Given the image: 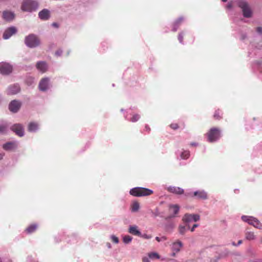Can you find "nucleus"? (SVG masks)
Instances as JSON below:
<instances>
[{"instance_id":"aec40b11","label":"nucleus","mask_w":262,"mask_h":262,"mask_svg":"<svg viewBox=\"0 0 262 262\" xmlns=\"http://www.w3.org/2000/svg\"><path fill=\"white\" fill-rule=\"evenodd\" d=\"M128 232L136 236H141V232L138 229V227L137 226H131L129 227L128 229Z\"/></svg>"},{"instance_id":"0eeeda50","label":"nucleus","mask_w":262,"mask_h":262,"mask_svg":"<svg viewBox=\"0 0 262 262\" xmlns=\"http://www.w3.org/2000/svg\"><path fill=\"white\" fill-rule=\"evenodd\" d=\"M12 66L7 62L0 63V73L3 75H8L12 72Z\"/></svg>"},{"instance_id":"4468645a","label":"nucleus","mask_w":262,"mask_h":262,"mask_svg":"<svg viewBox=\"0 0 262 262\" xmlns=\"http://www.w3.org/2000/svg\"><path fill=\"white\" fill-rule=\"evenodd\" d=\"M50 15V11L47 9H43L38 13L39 18L42 20H48Z\"/></svg>"},{"instance_id":"2eb2a0df","label":"nucleus","mask_w":262,"mask_h":262,"mask_svg":"<svg viewBox=\"0 0 262 262\" xmlns=\"http://www.w3.org/2000/svg\"><path fill=\"white\" fill-rule=\"evenodd\" d=\"M15 17L14 13L9 11H4L3 12V18L4 20L7 21L12 20Z\"/></svg>"},{"instance_id":"f3484780","label":"nucleus","mask_w":262,"mask_h":262,"mask_svg":"<svg viewBox=\"0 0 262 262\" xmlns=\"http://www.w3.org/2000/svg\"><path fill=\"white\" fill-rule=\"evenodd\" d=\"M20 91L19 86L18 85H13L10 86L7 90L8 95H14L18 93Z\"/></svg>"},{"instance_id":"6ab92c4d","label":"nucleus","mask_w":262,"mask_h":262,"mask_svg":"<svg viewBox=\"0 0 262 262\" xmlns=\"http://www.w3.org/2000/svg\"><path fill=\"white\" fill-rule=\"evenodd\" d=\"M17 147V144L14 142H9L3 145V148L6 150H11Z\"/></svg>"},{"instance_id":"79ce46f5","label":"nucleus","mask_w":262,"mask_h":262,"mask_svg":"<svg viewBox=\"0 0 262 262\" xmlns=\"http://www.w3.org/2000/svg\"><path fill=\"white\" fill-rule=\"evenodd\" d=\"M52 26L55 28H58L59 25L57 23H53Z\"/></svg>"},{"instance_id":"a878e982","label":"nucleus","mask_w":262,"mask_h":262,"mask_svg":"<svg viewBox=\"0 0 262 262\" xmlns=\"http://www.w3.org/2000/svg\"><path fill=\"white\" fill-rule=\"evenodd\" d=\"M245 237L248 240H253L255 238V236L253 232L247 231L245 234Z\"/></svg>"},{"instance_id":"49530a36","label":"nucleus","mask_w":262,"mask_h":262,"mask_svg":"<svg viewBox=\"0 0 262 262\" xmlns=\"http://www.w3.org/2000/svg\"><path fill=\"white\" fill-rule=\"evenodd\" d=\"M145 128H146V130H147V131H148V132L150 130V128H149V127H147V126H145Z\"/></svg>"},{"instance_id":"58836bf2","label":"nucleus","mask_w":262,"mask_h":262,"mask_svg":"<svg viewBox=\"0 0 262 262\" xmlns=\"http://www.w3.org/2000/svg\"><path fill=\"white\" fill-rule=\"evenodd\" d=\"M142 262H150V261L148 257H144L142 258Z\"/></svg>"},{"instance_id":"473e14b6","label":"nucleus","mask_w":262,"mask_h":262,"mask_svg":"<svg viewBox=\"0 0 262 262\" xmlns=\"http://www.w3.org/2000/svg\"><path fill=\"white\" fill-rule=\"evenodd\" d=\"M179 232L181 234H184L186 230V227L183 226H180L179 228Z\"/></svg>"},{"instance_id":"4be33fe9","label":"nucleus","mask_w":262,"mask_h":262,"mask_svg":"<svg viewBox=\"0 0 262 262\" xmlns=\"http://www.w3.org/2000/svg\"><path fill=\"white\" fill-rule=\"evenodd\" d=\"M182 243L180 241H178L176 242H174L172 244V249L173 251H175L176 252H178L180 251L181 248L182 247Z\"/></svg>"},{"instance_id":"1a4fd4ad","label":"nucleus","mask_w":262,"mask_h":262,"mask_svg":"<svg viewBox=\"0 0 262 262\" xmlns=\"http://www.w3.org/2000/svg\"><path fill=\"white\" fill-rule=\"evenodd\" d=\"M188 195L193 197L195 196L198 199L206 200L208 199L207 192L204 190H198L193 192V194L188 193Z\"/></svg>"},{"instance_id":"e433bc0d","label":"nucleus","mask_w":262,"mask_h":262,"mask_svg":"<svg viewBox=\"0 0 262 262\" xmlns=\"http://www.w3.org/2000/svg\"><path fill=\"white\" fill-rule=\"evenodd\" d=\"M178 39L179 41L182 43L183 39V33H180L178 35Z\"/></svg>"},{"instance_id":"72a5a7b5","label":"nucleus","mask_w":262,"mask_h":262,"mask_svg":"<svg viewBox=\"0 0 262 262\" xmlns=\"http://www.w3.org/2000/svg\"><path fill=\"white\" fill-rule=\"evenodd\" d=\"M170 127L171 128H172L173 130H176L179 127L178 124L176 123H171L170 125Z\"/></svg>"},{"instance_id":"37998d69","label":"nucleus","mask_w":262,"mask_h":262,"mask_svg":"<svg viewBox=\"0 0 262 262\" xmlns=\"http://www.w3.org/2000/svg\"><path fill=\"white\" fill-rule=\"evenodd\" d=\"M4 156V154L0 153V160L2 159Z\"/></svg>"},{"instance_id":"a18cd8bd","label":"nucleus","mask_w":262,"mask_h":262,"mask_svg":"<svg viewBox=\"0 0 262 262\" xmlns=\"http://www.w3.org/2000/svg\"><path fill=\"white\" fill-rule=\"evenodd\" d=\"M242 243V240H239L238 241V244L237 245H239L240 244H241Z\"/></svg>"},{"instance_id":"cd10ccee","label":"nucleus","mask_w":262,"mask_h":262,"mask_svg":"<svg viewBox=\"0 0 262 262\" xmlns=\"http://www.w3.org/2000/svg\"><path fill=\"white\" fill-rule=\"evenodd\" d=\"M190 156L189 151L187 150L184 151L181 154V157L183 159H187Z\"/></svg>"},{"instance_id":"09e8293b","label":"nucleus","mask_w":262,"mask_h":262,"mask_svg":"<svg viewBox=\"0 0 262 262\" xmlns=\"http://www.w3.org/2000/svg\"><path fill=\"white\" fill-rule=\"evenodd\" d=\"M60 53H61V52H59V51H57L56 52V54L59 55L60 54Z\"/></svg>"},{"instance_id":"2f4dec72","label":"nucleus","mask_w":262,"mask_h":262,"mask_svg":"<svg viewBox=\"0 0 262 262\" xmlns=\"http://www.w3.org/2000/svg\"><path fill=\"white\" fill-rule=\"evenodd\" d=\"M7 129V126L6 125H0V133L4 134L6 132Z\"/></svg>"},{"instance_id":"ddd939ff","label":"nucleus","mask_w":262,"mask_h":262,"mask_svg":"<svg viewBox=\"0 0 262 262\" xmlns=\"http://www.w3.org/2000/svg\"><path fill=\"white\" fill-rule=\"evenodd\" d=\"M17 32V29L14 27H11L7 29L3 34V38L5 39H8L12 35L15 34Z\"/></svg>"},{"instance_id":"b1692460","label":"nucleus","mask_w":262,"mask_h":262,"mask_svg":"<svg viewBox=\"0 0 262 262\" xmlns=\"http://www.w3.org/2000/svg\"><path fill=\"white\" fill-rule=\"evenodd\" d=\"M223 112L221 110L218 109L216 110L213 115V118L215 120H219L222 118Z\"/></svg>"},{"instance_id":"20e7f679","label":"nucleus","mask_w":262,"mask_h":262,"mask_svg":"<svg viewBox=\"0 0 262 262\" xmlns=\"http://www.w3.org/2000/svg\"><path fill=\"white\" fill-rule=\"evenodd\" d=\"M40 41L38 37L34 34H30L26 37L25 43L30 48H34L39 45Z\"/></svg>"},{"instance_id":"c9c22d12","label":"nucleus","mask_w":262,"mask_h":262,"mask_svg":"<svg viewBox=\"0 0 262 262\" xmlns=\"http://www.w3.org/2000/svg\"><path fill=\"white\" fill-rule=\"evenodd\" d=\"M184 18L183 17H180L176 21L175 24L176 25H179L181 22L183 21Z\"/></svg>"},{"instance_id":"7c9ffc66","label":"nucleus","mask_w":262,"mask_h":262,"mask_svg":"<svg viewBox=\"0 0 262 262\" xmlns=\"http://www.w3.org/2000/svg\"><path fill=\"white\" fill-rule=\"evenodd\" d=\"M140 118V116L138 114H134L133 115L132 117L130 119V121L135 122L137 121Z\"/></svg>"},{"instance_id":"bb28decb","label":"nucleus","mask_w":262,"mask_h":262,"mask_svg":"<svg viewBox=\"0 0 262 262\" xmlns=\"http://www.w3.org/2000/svg\"><path fill=\"white\" fill-rule=\"evenodd\" d=\"M139 203L137 202H134L131 205V210L132 212H136L139 210Z\"/></svg>"},{"instance_id":"9d476101","label":"nucleus","mask_w":262,"mask_h":262,"mask_svg":"<svg viewBox=\"0 0 262 262\" xmlns=\"http://www.w3.org/2000/svg\"><path fill=\"white\" fill-rule=\"evenodd\" d=\"M11 129L19 137L24 136V129L23 126L20 124H15L12 125Z\"/></svg>"},{"instance_id":"39448f33","label":"nucleus","mask_w":262,"mask_h":262,"mask_svg":"<svg viewBox=\"0 0 262 262\" xmlns=\"http://www.w3.org/2000/svg\"><path fill=\"white\" fill-rule=\"evenodd\" d=\"M242 219L243 221L248 223L257 229H262V224L257 219L253 216L244 215L242 216Z\"/></svg>"},{"instance_id":"412c9836","label":"nucleus","mask_w":262,"mask_h":262,"mask_svg":"<svg viewBox=\"0 0 262 262\" xmlns=\"http://www.w3.org/2000/svg\"><path fill=\"white\" fill-rule=\"evenodd\" d=\"M179 211V206L178 205H172L169 206V211L174 216Z\"/></svg>"},{"instance_id":"ea45409f","label":"nucleus","mask_w":262,"mask_h":262,"mask_svg":"<svg viewBox=\"0 0 262 262\" xmlns=\"http://www.w3.org/2000/svg\"><path fill=\"white\" fill-rule=\"evenodd\" d=\"M256 31L259 34H262V28L261 27H257L256 28Z\"/></svg>"},{"instance_id":"de8ad7c7","label":"nucleus","mask_w":262,"mask_h":262,"mask_svg":"<svg viewBox=\"0 0 262 262\" xmlns=\"http://www.w3.org/2000/svg\"><path fill=\"white\" fill-rule=\"evenodd\" d=\"M190 145H191V146H195V145H196V144L195 143H191L190 144Z\"/></svg>"},{"instance_id":"6e6552de","label":"nucleus","mask_w":262,"mask_h":262,"mask_svg":"<svg viewBox=\"0 0 262 262\" xmlns=\"http://www.w3.org/2000/svg\"><path fill=\"white\" fill-rule=\"evenodd\" d=\"M200 220V216L194 214H185L183 217L184 222L188 223L191 222H197Z\"/></svg>"},{"instance_id":"8fccbe9b","label":"nucleus","mask_w":262,"mask_h":262,"mask_svg":"<svg viewBox=\"0 0 262 262\" xmlns=\"http://www.w3.org/2000/svg\"><path fill=\"white\" fill-rule=\"evenodd\" d=\"M232 245L235 246H237V245L234 242L232 243Z\"/></svg>"},{"instance_id":"f704fd0d","label":"nucleus","mask_w":262,"mask_h":262,"mask_svg":"<svg viewBox=\"0 0 262 262\" xmlns=\"http://www.w3.org/2000/svg\"><path fill=\"white\" fill-rule=\"evenodd\" d=\"M111 239L113 242L114 243L117 244L119 242V239L115 235H112L111 236Z\"/></svg>"},{"instance_id":"393cba45","label":"nucleus","mask_w":262,"mask_h":262,"mask_svg":"<svg viewBox=\"0 0 262 262\" xmlns=\"http://www.w3.org/2000/svg\"><path fill=\"white\" fill-rule=\"evenodd\" d=\"M38 128V124L35 122H30L28 125V130L30 132H35Z\"/></svg>"},{"instance_id":"7ed1b4c3","label":"nucleus","mask_w":262,"mask_h":262,"mask_svg":"<svg viewBox=\"0 0 262 262\" xmlns=\"http://www.w3.org/2000/svg\"><path fill=\"white\" fill-rule=\"evenodd\" d=\"M208 141L209 142H213L220 139L221 136V131L219 128L212 127L206 134Z\"/></svg>"},{"instance_id":"c85d7f7f","label":"nucleus","mask_w":262,"mask_h":262,"mask_svg":"<svg viewBox=\"0 0 262 262\" xmlns=\"http://www.w3.org/2000/svg\"><path fill=\"white\" fill-rule=\"evenodd\" d=\"M148 256L151 259H159L160 258L159 255L156 252H151L148 254Z\"/></svg>"},{"instance_id":"423d86ee","label":"nucleus","mask_w":262,"mask_h":262,"mask_svg":"<svg viewBox=\"0 0 262 262\" xmlns=\"http://www.w3.org/2000/svg\"><path fill=\"white\" fill-rule=\"evenodd\" d=\"M238 5L242 9L243 15L245 17L248 18L251 16V10L246 2L239 1Z\"/></svg>"},{"instance_id":"f03ea898","label":"nucleus","mask_w":262,"mask_h":262,"mask_svg":"<svg viewBox=\"0 0 262 262\" xmlns=\"http://www.w3.org/2000/svg\"><path fill=\"white\" fill-rule=\"evenodd\" d=\"M38 7V3L33 0H24L21 6V9L23 11L32 12L35 11Z\"/></svg>"},{"instance_id":"f8f14e48","label":"nucleus","mask_w":262,"mask_h":262,"mask_svg":"<svg viewBox=\"0 0 262 262\" xmlns=\"http://www.w3.org/2000/svg\"><path fill=\"white\" fill-rule=\"evenodd\" d=\"M49 79L43 78L41 79L39 83V89L41 91H45L49 88Z\"/></svg>"},{"instance_id":"5701e85b","label":"nucleus","mask_w":262,"mask_h":262,"mask_svg":"<svg viewBox=\"0 0 262 262\" xmlns=\"http://www.w3.org/2000/svg\"><path fill=\"white\" fill-rule=\"evenodd\" d=\"M37 228V225L36 224H31L26 228V231L27 233L30 234L35 232Z\"/></svg>"},{"instance_id":"f257e3e1","label":"nucleus","mask_w":262,"mask_h":262,"mask_svg":"<svg viewBox=\"0 0 262 262\" xmlns=\"http://www.w3.org/2000/svg\"><path fill=\"white\" fill-rule=\"evenodd\" d=\"M152 190L143 187H135L130 190V195L136 197L149 196L153 194Z\"/></svg>"},{"instance_id":"c03bdc74","label":"nucleus","mask_w":262,"mask_h":262,"mask_svg":"<svg viewBox=\"0 0 262 262\" xmlns=\"http://www.w3.org/2000/svg\"><path fill=\"white\" fill-rule=\"evenodd\" d=\"M156 239L158 242H160V241H161V240H160V237H156Z\"/></svg>"},{"instance_id":"4c0bfd02","label":"nucleus","mask_w":262,"mask_h":262,"mask_svg":"<svg viewBox=\"0 0 262 262\" xmlns=\"http://www.w3.org/2000/svg\"><path fill=\"white\" fill-rule=\"evenodd\" d=\"M140 236L142 237L143 238H145V239H149V238H151V235H147L146 234H144L143 235H142L141 234V236Z\"/></svg>"},{"instance_id":"c756f323","label":"nucleus","mask_w":262,"mask_h":262,"mask_svg":"<svg viewBox=\"0 0 262 262\" xmlns=\"http://www.w3.org/2000/svg\"><path fill=\"white\" fill-rule=\"evenodd\" d=\"M132 240V237L129 235H125L123 238V242L125 244L129 243Z\"/></svg>"},{"instance_id":"9b49d317","label":"nucleus","mask_w":262,"mask_h":262,"mask_svg":"<svg viewBox=\"0 0 262 262\" xmlns=\"http://www.w3.org/2000/svg\"><path fill=\"white\" fill-rule=\"evenodd\" d=\"M21 106V103L16 100L12 101L9 105V110L13 113H16Z\"/></svg>"},{"instance_id":"dca6fc26","label":"nucleus","mask_w":262,"mask_h":262,"mask_svg":"<svg viewBox=\"0 0 262 262\" xmlns=\"http://www.w3.org/2000/svg\"><path fill=\"white\" fill-rule=\"evenodd\" d=\"M167 190L170 192L177 194H182L184 192L182 188L176 186H169L167 188Z\"/></svg>"},{"instance_id":"a211bd4d","label":"nucleus","mask_w":262,"mask_h":262,"mask_svg":"<svg viewBox=\"0 0 262 262\" xmlns=\"http://www.w3.org/2000/svg\"><path fill=\"white\" fill-rule=\"evenodd\" d=\"M36 68L38 70L41 72L42 73H45L47 71L48 69V66L46 62L44 61H39L36 63Z\"/></svg>"},{"instance_id":"a19ab883","label":"nucleus","mask_w":262,"mask_h":262,"mask_svg":"<svg viewBox=\"0 0 262 262\" xmlns=\"http://www.w3.org/2000/svg\"><path fill=\"white\" fill-rule=\"evenodd\" d=\"M198 226V224H194L192 227V228L190 229L191 232H193L195 228L197 227Z\"/></svg>"},{"instance_id":"3c124183","label":"nucleus","mask_w":262,"mask_h":262,"mask_svg":"<svg viewBox=\"0 0 262 262\" xmlns=\"http://www.w3.org/2000/svg\"><path fill=\"white\" fill-rule=\"evenodd\" d=\"M223 2H226L227 1V0H222Z\"/></svg>"}]
</instances>
